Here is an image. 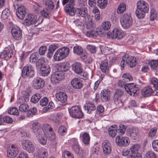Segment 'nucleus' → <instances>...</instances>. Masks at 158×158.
<instances>
[{"label":"nucleus","mask_w":158,"mask_h":158,"mask_svg":"<svg viewBox=\"0 0 158 158\" xmlns=\"http://www.w3.org/2000/svg\"><path fill=\"white\" fill-rule=\"evenodd\" d=\"M125 88L127 92L131 96H134L137 91L139 90L138 86L134 83L126 84L125 85Z\"/></svg>","instance_id":"nucleus-11"},{"label":"nucleus","mask_w":158,"mask_h":158,"mask_svg":"<svg viewBox=\"0 0 158 158\" xmlns=\"http://www.w3.org/2000/svg\"><path fill=\"white\" fill-rule=\"evenodd\" d=\"M84 108L85 110H87V113L90 114L92 111L95 110L96 108L94 104L89 101L86 102L84 105Z\"/></svg>","instance_id":"nucleus-25"},{"label":"nucleus","mask_w":158,"mask_h":158,"mask_svg":"<svg viewBox=\"0 0 158 158\" xmlns=\"http://www.w3.org/2000/svg\"><path fill=\"white\" fill-rule=\"evenodd\" d=\"M124 93V91L122 89H115L113 95V101L115 104H122V98L123 95Z\"/></svg>","instance_id":"nucleus-9"},{"label":"nucleus","mask_w":158,"mask_h":158,"mask_svg":"<svg viewBox=\"0 0 158 158\" xmlns=\"http://www.w3.org/2000/svg\"><path fill=\"white\" fill-rule=\"evenodd\" d=\"M34 67L31 65H27L23 68L21 72V76L24 79H30L35 75Z\"/></svg>","instance_id":"nucleus-3"},{"label":"nucleus","mask_w":158,"mask_h":158,"mask_svg":"<svg viewBox=\"0 0 158 158\" xmlns=\"http://www.w3.org/2000/svg\"><path fill=\"white\" fill-rule=\"evenodd\" d=\"M120 22L122 27L125 29L130 27L133 23V20L130 14L127 13L122 15Z\"/></svg>","instance_id":"nucleus-6"},{"label":"nucleus","mask_w":158,"mask_h":158,"mask_svg":"<svg viewBox=\"0 0 158 158\" xmlns=\"http://www.w3.org/2000/svg\"><path fill=\"white\" fill-rule=\"evenodd\" d=\"M122 78L123 82L126 84L128 82L131 81L133 80L131 75L128 73H125L122 76Z\"/></svg>","instance_id":"nucleus-35"},{"label":"nucleus","mask_w":158,"mask_h":158,"mask_svg":"<svg viewBox=\"0 0 158 158\" xmlns=\"http://www.w3.org/2000/svg\"><path fill=\"white\" fill-rule=\"evenodd\" d=\"M16 14L18 18L20 19H23L26 14V8L25 7L22 5L19 6Z\"/></svg>","instance_id":"nucleus-23"},{"label":"nucleus","mask_w":158,"mask_h":158,"mask_svg":"<svg viewBox=\"0 0 158 158\" xmlns=\"http://www.w3.org/2000/svg\"><path fill=\"white\" fill-rule=\"evenodd\" d=\"M151 82L155 88H158V80L157 78L153 77L151 80Z\"/></svg>","instance_id":"nucleus-61"},{"label":"nucleus","mask_w":158,"mask_h":158,"mask_svg":"<svg viewBox=\"0 0 158 158\" xmlns=\"http://www.w3.org/2000/svg\"><path fill=\"white\" fill-rule=\"evenodd\" d=\"M11 33L14 38L16 40H19L22 37V30L19 27H15L13 28Z\"/></svg>","instance_id":"nucleus-20"},{"label":"nucleus","mask_w":158,"mask_h":158,"mask_svg":"<svg viewBox=\"0 0 158 158\" xmlns=\"http://www.w3.org/2000/svg\"><path fill=\"white\" fill-rule=\"evenodd\" d=\"M92 12L95 14V18L97 20L100 19L99 11L97 7H94L92 10Z\"/></svg>","instance_id":"nucleus-60"},{"label":"nucleus","mask_w":158,"mask_h":158,"mask_svg":"<svg viewBox=\"0 0 158 158\" xmlns=\"http://www.w3.org/2000/svg\"><path fill=\"white\" fill-rule=\"evenodd\" d=\"M127 64L131 68H133L136 65V58L133 56H129L128 54L123 56L120 62L121 69H123Z\"/></svg>","instance_id":"nucleus-2"},{"label":"nucleus","mask_w":158,"mask_h":158,"mask_svg":"<svg viewBox=\"0 0 158 158\" xmlns=\"http://www.w3.org/2000/svg\"><path fill=\"white\" fill-rule=\"evenodd\" d=\"M44 84L45 81L44 80L39 77L34 78L32 82L33 87L36 89L42 88Z\"/></svg>","instance_id":"nucleus-17"},{"label":"nucleus","mask_w":158,"mask_h":158,"mask_svg":"<svg viewBox=\"0 0 158 158\" xmlns=\"http://www.w3.org/2000/svg\"><path fill=\"white\" fill-rule=\"evenodd\" d=\"M73 70L77 74H80L82 73V69L81 64L78 63H75L72 65Z\"/></svg>","instance_id":"nucleus-32"},{"label":"nucleus","mask_w":158,"mask_h":158,"mask_svg":"<svg viewBox=\"0 0 158 158\" xmlns=\"http://www.w3.org/2000/svg\"><path fill=\"white\" fill-rule=\"evenodd\" d=\"M137 9L144 13L148 12L149 7L147 2L144 1H139L137 3Z\"/></svg>","instance_id":"nucleus-19"},{"label":"nucleus","mask_w":158,"mask_h":158,"mask_svg":"<svg viewBox=\"0 0 158 158\" xmlns=\"http://www.w3.org/2000/svg\"><path fill=\"white\" fill-rule=\"evenodd\" d=\"M115 142L118 146L121 147H127L130 143V141L128 137L119 135L116 136Z\"/></svg>","instance_id":"nucleus-10"},{"label":"nucleus","mask_w":158,"mask_h":158,"mask_svg":"<svg viewBox=\"0 0 158 158\" xmlns=\"http://www.w3.org/2000/svg\"><path fill=\"white\" fill-rule=\"evenodd\" d=\"M50 12L49 11L45 8L41 10L40 13L42 16L47 18L49 17Z\"/></svg>","instance_id":"nucleus-55"},{"label":"nucleus","mask_w":158,"mask_h":158,"mask_svg":"<svg viewBox=\"0 0 158 158\" xmlns=\"http://www.w3.org/2000/svg\"><path fill=\"white\" fill-rule=\"evenodd\" d=\"M72 150L76 154L79 155L81 154V152L80 150V147L77 141L75 140L74 144L72 146Z\"/></svg>","instance_id":"nucleus-33"},{"label":"nucleus","mask_w":158,"mask_h":158,"mask_svg":"<svg viewBox=\"0 0 158 158\" xmlns=\"http://www.w3.org/2000/svg\"><path fill=\"white\" fill-rule=\"evenodd\" d=\"M41 128V124L35 122L32 124V129L36 136H39L42 134Z\"/></svg>","instance_id":"nucleus-21"},{"label":"nucleus","mask_w":158,"mask_h":158,"mask_svg":"<svg viewBox=\"0 0 158 158\" xmlns=\"http://www.w3.org/2000/svg\"><path fill=\"white\" fill-rule=\"evenodd\" d=\"M69 15L72 16L75 15L77 17L84 18L87 17L88 15L87 9L85 7L75 8L73 11L70 12Z\"/></svg>","instance_id":"nucleus-7"},{"label":"nucleus","mask_w":158,"mask_h":158,"mask_svg":"<svg viewBox=\"0 0 158 158\" xmlns=\"http://www.w3.org/2000/svg\"><path fill=\"white\" fill-rule=\"evenodd\" d=\"M148 65L153 70L158 71V60H152L149 62Z\"/></svg>","instance_id":"nucleus-37"},{"label":"nucleus","mask_w":158,"mask_h":158,"mask_svg":"<svg viewBox=\"0 0 158 158\" xmlns=\"http://www.w3.org/2000/svg\"><path fill=\"white\" fill-rule=\"evenodd\" d=\"M19 151L18 146L15 144H12L8 148L7 156L9 158H14L17 155Z\"/></svg>","instance_id":"nucleus-12"},{"label":"nucleus","mask_w":158,"mask_h":158,"mask_svg":"<svg viewBox=\"0 0 158 158\" xmlns=\"http://www.w3.org/2000/svg\"><path fill=\"white\" fill-rule=\"evenodd\" d=\"M126 9V5L124 3H121L118 6L117 10V12L118 14H121Z\"/></svg>","instance_id":"nucleus-44"},{"label":"nucleus","mask_w":158,"mask_h":158,"mask_svg":"<svg viewBox=\"0 0 158 158\" xmlns=\"http://www.w3.org/2000/svg\"><path fill=\"white\" fill-rule=\"evenodd\" d=\"M8 113L14 115H19V113L18 110L15 107H12L9 110Z\"/></svg>","instance_id":"nucleus-58"},{"label":"nucleus","mask_w":158,"mask_h":158,"mask_svg":"<svg viewBox=\"0 0 158 158\" xmlns=\"http://www.w3.org/2000/svg\"><path fill=\"white\" fill-rule=\"evenodd\" d=\"M42 134L39 136H36L38 140L39 143L41 144L44 145L46 144L47 142V139L43 136H42Z\"/></svg>","instance_id":"nucleus-41"},{"label":"nucleus","mask_w":158,"mask_h":158,"mask_svg":"<svg viewBox=\"0 0 158 158\" xmlns=\"http://www.w3.org/2000/svg\"><path fill=\"white\" fill-rule=\"evenodd\" d=\"M13 52V51L11 48H8L1 52L0 54V58L9 59L12 56Z\"/></svg>","instance_id":"nucleus-22"},{"label":"nucleus","mask_w":158,"mask_h":158,"mask_svg":"<svg viewBox=\"0 0 158 158\" xmlns=\"http://www.w3.org/2000/svg\"><path fill=\"white\" fill-rule=\"evenodd\" d=\"M37 57L36 56V53H33L31 55L29 58V61L31 63H34L36 61Z\"/></svg>","instance_id":"nucleus-64"},{"label":"nucleus","mask_w":158,"mask_h":158,"mask_svg":"<svg viewBox=\"0 0 158 158\" xmlns=\"http://www.w3.org/2000/svg\"><path fill=\"white\" fill-rule=\"evenodd\" d=\"M70 116L75 118H84V115L82 112L81 107L76 105L72 106L69 110Z\"/></svg>","instance_id":"nucleus-4"},{"label":"nucleus","mask_w":158,"mask_h":158,"mask_svg":"<svg viewBox=\"0 0 158 158\" xmlns=\"http://www.w3.org/2000/svg\"><path fill=\"white\" fill-rule=\"evenodd\" d=\"M54 104L52 102H50L47 106L43 108V110L44 113H46L50 109L53 108Z\"/></svg>","instance_id":"nucleus-57"},{"label":"nucleus","mask_w":158,"mask_h":158,"mask_svg":"<svg viewBox=\"0 0 158 158\" xmlns=\"http://www.w3.org/2000/svg\"><path fill=\"white\" fill-rule=\"evenodd\" d=\"M23 148L29 153H33L35 150V147L32 143L28 140L23 141L22 143Z\"/></svg>","instance_id":"nucleus-14"},{"label":"nucleus","mask_w":158,"mask_h":158,"mask_svg":"<svg viewBox=\"0 0 158 158\" xmlns=\"http://www.w3.org/2000/svg\"><path fill=\"white\" fill-rule=\"evenodd\" d=\"M107 35L108 37H111L113 39L120 40L123 37L124 33L121 30L118 28H115L112 32H108Z\"/></svg>","instance_id":"nucleus-8"},{"label":"nucleus","mask_w":158,"mask_h":158,"mask_svg":"<svg viewBox=\"0 0 158 158\" xmlns=\"http://www.w3.org/2000/svg\"><path fill=\"white\" fill-rule=\"evenodd\" d=\"M48 153L47 150L44 148L42 149L37 154L38 158H48Z\"/></svg>","instance_id":"nucleus-36"},{"label":"nucleus","mask_w":158,"mask_h":158,"mask_svg":"<svg viewBox=\"0 0 158 158\" xmlns=\"http://www.w3.org/2000/svg\"><path fill=\"white\" fill-rule=\"evenodd\" d=\"M122 155L123 156L126 157V158H130L133 155L132 153L130 150L127 149H124L122 152Z\"/></svg>","instance_id":"nucleus-47"},{"label":"nucleus","mask_w":158,"mask_h":158,"mask_svg":"<svg viewBox=\"0 0 158 158\" xmlns=\"http://www.w3.org/2000/svg\"><path fill=\"white\" fill-rule=\"evenodd\" d=\"M73 52L74 53L80 55L83 53V49L80 46H76L73 48Z\"/></svg>","instance_id":"nucleus-52"},{"label":"nucleus","mask_w":158,"mask_h":158,"mask_svg":"<svg viewBox=\"0 0 158 158\" xmlns=\"http://www.w3.org/2000/svg\"><path fill=\"white\" fill-rule=\"evenodd\" d=\"M107 0H98L97 1L98 6L101 8L104 9L107 5Z\"/></svg>","instance_id":"nucleus-45"},{"label":"nucleus","mask_w":158,"mask_h":158,"mask_svg":"<svg viewBox=\"0 0 158 158\" xmlns=\"http://www.w3.org/2000/svg\"><path fill=\"white\" fill-rule=\"evenodd\" d=\"M71 85L73 87L77 89H81L83 86L82 80L80 78H73L71 81Z\"/></svg>","instance_id":"nucleus-16"},{"label":"nucleus","mask_w":158,"mask_h":158,"mask_svg":"<svg viewBox=\"0 0 158 158\" xmlns=\"http://www.w3.org/2000/svg\"><path fill=\"white\" fill-rule=\"evenodd\" d=\"M42 129L45 135L49 138V139L51 141V143L53 148L56 149V146L57 142L56 140V135L52 128L48 124H44Z\"/></svg>","instance_id":"nucleus-1"},{"label":"nucleus","mask_w":158,"mask_h":158,"mask_svg":"<svg viewBox=\"0 0 158 158\" xmlns=\"http://www.w3.org/2000/svg\"><path fill=\"white\" fill-rule=\"evenodd\" d=\"M56 97L58 101L62 103H65L67 101V96L64 92H60L56 94Z\"/></svg>","instance_id":"nucleus-27"},{"label":"nucleus","mask_w":158,"mask_h":158,"mask_svg":"<svg viewBox=\"0 0 158 158\" xmlns=\"http://www.w3.org/2000/svg\"><path fill=\"white\" fill-rule=\"evenodd\" d=\"M48 100L46 97H44L40 101V104L42 106H46L48 104Z\"/></svg>","instance_id":"nucleus-62"},{"label":"nucleus","mask_w":158,"mask_h":158,"mask_svg":"<svg viewBox=\"0 0 158 158\" xmlns=\"http://www.w3.org/2000/svg\"><path fill=\"white\" fill-rule=\"evenodd\" d=\"M27 17V18L28 19L30 20V22H29L30 23H34L37 19L36 15L33 14H29Z\"/></svg>","instance_id":"nucleus-56"},{"label":"nucleus","mask_w":158,"mask_h":158,"mask_svg":"<svg viewBox=\"0 0 158 158\" xmlns=\"http://www.w3.org/2000/svg\"><path fill=\"white\" fill-rule=\"evenodd\" d=\"M47 64H45L44 59L43 57L39 59L36 63V66H40V67H43Z\"/></svg>","instance_id":"nucleus-54"},{"label":"nucleus","mask_w":158,"mask_h":158,"mask_svg":"<svg viewBox=\"0 0 158 158\" xmlns=\"http://www.w3.org/2000/svg\"><path fill=\"white\" fill-rule=\"evenodd\" d=\"M145 157L146 158H157V155L154 152L149 151L146 153Z\"/></svg>","instance_id":"nucleus-46"},{"label":"nucleus","mask_w":158,"mask_h":158,"mask_svg":"<svg viewBox=\"0 0 158 158\" xmlns=\"http://www.w3.org/2000/svg\"><path fill=\"white\" fill-rule=\"evenodd\" d=\"M109 67L110 64H108V60L106 59L101 61L100 65V69L102 72L106 73L108 72Z\"/></svg>","instance_id":"nucleus-28"},{"label":"nucleus","mask_w":158,"mask_h":158,"mask_svg":"<svg viewBox=\"0 0 158 158\" xmlns=\"http://www.w3.org/2000/svg\"><path fill=\"white\" fill-rule=\"evenodd\" d=\"M62 158H74V156L70 152L66 151L63 153Z\"/></svg>","instance_id":"nucleus-50"},{"label":"nucleus","mask_w":158,"mask_h":158,"mask_svg":"<svg viewBox=\"0 0 158 158\" xmlns=\"http://www.w3.org/2000/svg\"><path fill=\"white\" fill-rule=\"evenodd\" d=\"M155 19L158 20V11L156 12L153 10H151L150 12V19L152 21Z\"/></svg>","instance_id":"nucleus-51"},{"label":"nucleus","mask_w":158,"mask_h":158,"mask_svg":"<svg viewBox=\"0 0 158 158\" xmlns=\"http://www.w3.org/2000/svg\"><path fill=\"white\" fill-rule=\"evenodd\" d=\"M145 13H144L142 11H141L140 10H136L135 11L136 15L138 17V18L139 19L143 18L145 16Z\"/></svg>","instance_id":"nucleus-63"},{"label":"nucleus","mask_w":158,"mask_h":158,"mask_svg":"<svg viewBox=\"0 0 158 158\" xmlns=\"http://www.w3.org/2000/svg\"><path fill=\"white\" fill-rule=\"evenodd\" d=\"M58 47V45L56 44H52L50 45L48 47L47 56L49 58H51L54 51Z\"/></svg>","instance_id":"nucleus-31"},{"label":"nucleus","mask_w":158,"mask_h":158,"mask_svg":"<svg viewBox=\"0 0 158 158\" xmlns=\"http://www.w3.org/2000/svg\"><path fill=\"white\" fill-rule=\"evenodd\" d=\"M64 78V77L63 73L57 72L52 74L51 76L50 80L52 83L56 84L59 83Z\"/></svg>","instance_id":"nucleus-15"},{"label":"nucleus","mask_w":158,"mask_h":158,"mask_svg":"<svg viewBox=\"0 0 158 158\" xmlns=\"http://www.w3.org/2000/svg\"><path fill=\"white\" fill-rule=\"evenodd\" d=\"M82 140L83 143L85 145H87L89 144L90 137L88 133L85 132L83 134Z\"/></svg>","instance_id":"nucleus-39"},{"label":"nucleus","mask_w":158,"mask_h":158,"mask_svg":"<svg viewBox=\"0 0 158 158\" xmlns=\"http://www.w3.org/2000/svg\"><path fill=\"white\" fill-rule=\"evenodd\" d=\"M69 63L64 62L60 64L59 69L62 72H66L69 69Z\"/></svg>","instance_id":"nucleus-34"},{"label":"nucleus","mask_w":158,"mask_h":158,"mask_svg":"<svg viewBox=\"0 0 158 158\" xmlns=\"http://www.w3.org/2000/svg\"><path fill=\"white\" fill-rule=\"evenodd\" d=\"M69 52V48L64 47L58 50L55 53L54 59L56 61H60L66 57Z\"/></svg>","instance_id":"nucleus-5"},{"label":"nucleus","mask_w":158,"mask_h":158,"mask_svg":"<svg viewBox=\"0 0 158 158\" xmlns=\"http://www.w3.org/2000/svg\"><path fill=\"white\" fill-rule=\"evenodd\" d=\"M37 112V110L36 108L33 107L29 109L28 111L27 114V116L28 117H31L33 115L35 114Z\"/></svg>","instance_id":"nucleus-49"},{"label":"nucleus","mask_w":158,"mask_h":158,"mask_svg":"<svg viewBox=\"0 0 158 158\" xmlns=\"http://www.w3.org/2000/svg\"><path fill=\"white\" fill-rule=\"evenodd\" d=\"M45 5L46 6L45 9L50 11L54 8L53 2L52 1H51L47 0L46 1L45 3Z\"/></svg>","instance_id":"nucleus-40"},{"label":"nucleus","mask_w":158,"mask_h":158,"mask_svg":"<svg viewBox=\"0 0 158 158\" xmlns=\"http://www.w3.org/2000/svg\"><path fill=\"white\" fill-rule=\"evenodd\" d=\"M51 71L50 67L48 64L44 66L40 67V73L41 76H48Z\"/></svg>","instance_id":"nucleus-29"},{"label":"nucleus","mask_w":158,"mask_h":158,"mask_svg":"<svg viewBox=\"0 0 158 158\" xmlns=\"http://www.w3.org/2000/svg\"><path fill=\"white\" fill-rule=\"evenodd\" d=\"M69 3L65 6L64 8L65 11L67 14H69L70 12L73 11L75 8L74 7L75 0H69Z\"/></svg>","instance_id":"nucleus-26"},{"label":"nucleus","mask_w":158,"mask_h":158,"mask_svg":"<svg viewBox=\"0 0 158 158\" xmlns=\"http://www.w3.org/2000/svg\"><path fill=\"white\" fill-rule=\"evenodd\" d=\"M140 148L139 145L138 144H135L132 145L130 148V150L132 154H135L136 152H137Z\"/></svg>","instance_id":"nucleus-48"},{"label":"nucleus","mask_w":158,"mask_h":158,"mask_svg":"<svg viewBox=\"0 0 158 158\" xmlns=\"http://www.w3.org/2000/svg\"><path fill=\"white\" fill-rule=\"evenodd\" d=\"M110 23L108 21L104 22L102 24V27L103 29L105 30H108L110 27Z\"/></svg>","instance_id":"nucleus-59"},{"label":"nucleus","mask_w":158,"mask_h":158,"mask_svg":"<svg viewBox=\"0 0 158 158\" xmlns=\"http://www.w3.org/2000/svg\"><path fill=\"white\" fill-rule=\"evenodd\" d=\"M154 91L149 86L144 87L142 90L141 93L144 97H149L151 95H153Z\"/></svg>","instance_id":"nucleus-30"},{"label":"nucleus","mask_w":158,"mask_h":158,"mask_svg":"<svg viewBox=\"0 0 158 158\" xmlns=\"http://www.w3.org/2000/svg\"><path fill=\"white\" fill-rule=\"evenodd\" d=\"M102 146L103 152L104 154L108 155L110 154L112 150L111 146L108 140H105L103 141Z\"/></svg>","instance_id":"nucleus-18"},{"label":"nucleus","mask_w":158,"mask_h":158,"mask_svg":"<svg viewBox=\"0 0 158 158\" xmlns=\"http://www.w3.org/2000/svg\"><path fill=\"white\" fill-rule=\"evenodd\" d=\"M19 110L21 112H25L27 110L29 106L26 103L20 105L19 107Z\"/></svg>","instance_id":"nucleus-53"},{"label":"nucleus","mask_w":158,"mask_h":158,"mask_svg":"<svg viewBox=\"0 0 158 158\" xmlns=\"http://www.w3.org/2000/svg\"><path fill=\"white\" fill-rule=\"evenodd\" d=\"M110 92L108 89L102 90L100 94V99L103 102H106L110 98Z\"/></svg>","instance_id":"nucleus-24"},{"label":"nucleus","mask_w":158,"mask_h":158,"mask_svg":"<svg viewBox=\"0 0 158 158\" xmlns=\"http://www.w3.org/2000/svg\"><path fill=\"white\" fill-rule=\"evenodd\" d=\"M67 132V128L64 126H60L58 129V133L60 135L63 136L65 135L66 134Z\"/></svg>","instance_id":"nucleus-42"},{"label":"nucleus","mask_w":158,"mask_h":158,"mask_svg":"<svg viewBox=\"0 0 158 158\" xmlns=\"http://www.w3.org/2000/svg\"><path fill=\"white\" fill-rule=\"evenodd\" d=\"M10 12L9 9H6L2 12L1 15V18L2 19L4 20L7 19L10 15Z\"/></svg>","instance_id":"nucleus-43"},{"label":"nucleus","mask_w":158,"mask_h":158,"mask_svg":"<svg viewBox=\"0 0 158 158\" xmlns=\"http://www.w3.org/2000/svg\"><path fill=\"white\" fill-rule=\"evenodd\" d=\"M41 98V96L39 94L36 93L32 96L31 101L33 103H36L39 101Z\"/></svg>","instance_id":"nucleus-38"},{"label":"nucleus","mask_w":158,"mask_h":158,"mask_svg":"<svg viewBox=\"0 0 158 158\" xmlns=\"http://www.w3.org/2000/svg\"><path fill=\"white\" fill-rule=\"evenodd\" d=\"M127 135L133 140L139 138V131L138 128L135 127L129 128L126 131Z\"/></svg>","instance_id":"nucleus-13"}]
</instances>
